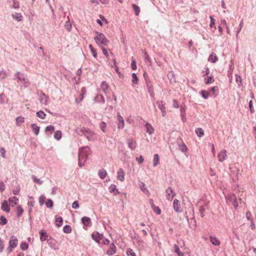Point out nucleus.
Masks as SVG:
<instances>
[{
  "label": "nucleus",
  "instance_id": "30",
  "mask_svg": "<svg viewBox=\"0 0 256 256\" xmlns=\"http://www.w3.org/2000/svg\"><path fill=\"white\" fill-rule=\"evenodd\" d=\"M208 60L213 63L216 62L218 60V58L216 54L214 53L212 54L208 58Z\"/></svg>",
  "mask_w": 256,
  "mask_h": 256
},
{
  "label": "nucleus",
  "instance_id": "7",
  "mask_svg": "<svg viewBox=\"0 0 256 256\" xmlns=\"http://www.w3.org/2000/svg\"><path fill=\"white\" fill-rule=\"evenodd\" d=\"M128 148L132 150H136L137 143L133 138H128L126 140Z\"/></svg>",
  "mask_w": 256,
  "mask_h": 256
},
{
  "label": "nucleus",
  "instance_id": "63",
  "mask_svg": "<svg viewBox=\"0 0 256 256\" xmlns=\"http://www.w3.org/2000/svg\"><path fill=\"white\" fill-rule=\"evenodd\" d=\"M20 7L19 2L16 0H13V8H18Z\"/></svg>",
  "mask_w": 256,
  "mask_h": 256
},
{
  "label": "nucleus",
  "instance_id": "23",
  "mask_svg": "<svg viewBox=\"0 0 256 256\" xmlns=\"http://www.w3.org/2000/svg\"><path fill=\"white\" fill-rule=\"evenodd\" d=\"M98 174L101 179L104 180L107 175V172L104 169L102 168L99 170Z\"/></svg>",
  "mask_w": 256,
  "mask_h": 256
},
{
  "label": "nucleus",
  "instance_id": "18",
  "mask_svg": "<svg viewBox=\"0 0 256 256\" xmlns=\"http://www.w3.org/2000/svg\"><path fill=\"white\" fill-rule=\"evenodd\" d=\"M48 98H49L46 94L42 93L40 96L39 100L41 104L46 105L47 104V99Z\"/></svg>",
  "mask_w": 256,
  "mask_h": 256
},
{
  "label": "nucleus",
  "instance_id": "25",
  "mask_svg": "<svg viewBox=\"0 0 256 256\" xmlns=\"http://www.w3.org/2000/svg\"><path fill=\"white\" fill-rule=\"evenodd\" d=\"M146 132L148 133V134H152L154 133V128L149 123H146Z\"/></svg>",
  "mask_w": 256,
  "mask_h": 256
},
{
  "label": "nucleus",
  "instance_id": "46",
  "mask_svg": "<svg viewBox=\"0 0 256 256\" xmlns=\"http://www.w3.org/2000/svg\"><path fill=\"white\" fill-rule=\"evenodd\" d=\"M46 206L48 208H52L53 202L51 199H48L46 202Z\"/></svg>",
  "mask_w": 256,
  "mask_h": 256
},
{
  "label": "nucleus",
  "instance_id": "50",
  "mask_svg": "<svg viewBox=\"0 0 256 256\" xmlns=\"http://www.w3.org/2000/svg\"><path fill=\"white\" fill-rule=\"evenodd\" d=\"M201 94L202 96L204 98L205 100L207 99L209 96L208 93L204 90H202L201 91Z\"/></svg>",
  "mask_w": 256,
  "mask_h": 256
},
{
  "label": "nucleus",
  "instance_id": "32",
  "mask_svg": "<svg viewBox=\"0 0 256 256\" xmlns=\"http://www.w3.org/2000/svg\"><path fill=\"white\" fill-rule=\"evenodd\" d=\"M196 133L198 137H202L204 134V130L200 128L196 129Z\"/></svg>",
  "mask_w": 256,
  "mask_h": 256
},
{
  "label": "nucleus",
  "instance_id": "57",
  "mask_svg": "<svg viewBox=\"0 0 256 256\" xmlns=\"http://www.w3.org/2000/svg\"><path fill=\"white\" fill-rule=\"evenodd\" d=\"M152 208L154 212H155L157 214H161V210L158 206H155Z\"/></svg>",
  "mask_w": 256,
  "mask_h": 256
},
{
  "label": "nucleus",
  "instance_id": "33",
  "mask_svg": "<svg viewBox=\"0 0 256 256\" xmlns=\"http://www.w3.org/2000/svg\"><path fill=\"white\" fill-rule=\"evenodd\" d=\"M63 231L64 233L70 234L72 232V228L70 225H66L63 228Z\"/></svg>",
  "mask_w": 256,
  "mask_h": 256
},
{
  "label": "nucleus",
  "instance_id": "27",
  "mask_svg": "<svg viewBox=\"0 0 256 256\" xmlns=\"http://www.w3.org/2000/svg\"><path fill=\"white\" fill-rule=\"evenodd\" d=\"M110 192L111 193L113 192L115 196L119 194V192H118V190L116 189V186L114 184H112L110 187Z\"/></svg>",
  "mask_w": 256,
  "mask_h": 256
},
{
  "label": "nucleus",
  "instance_id": "6",
  "mask_svg": "<svg viewBox=\"0 0 256 256\" xmlns=\"http://www.w3.org/2000/svg\"><path fill=\"white\" fill-rule=\"evenodd\" d=\"M144 79L146 80V86L148 88V92L150 93L151 97L153 98V97H154V96L153 86L151 83V82H150V78L148 76L146 75V74H144Z\"/></svg>",
  "mask_w": 256,
  "mask_h": 256
},
{
  "label": "nucleus",
  "instance_id": "2",
  "mask_svg": "<svg viewBox=\"0 0 256 256\" xmlns=\"http://www.w3.org/2000/svg\"><path fill=\"white\" fill-rule=\"evenodd\" d=\"M97 36L94 38V40L96 43L100 46H106L109 43V40L106 38L104 35L99 32H96Z\"/></svg>",
  "mask_w": 256,
  "mask_h": 256
},
{
  "label": "nucleus",
  "instance_id": "58",
  "mask_svg": "<svg viewBox=\"0 0 256 256\" xmlns=\"http://www.w3.org/2000/svg\"><path fill=\"white\" fill-rule=\"evenodd\" d=\"M144 58L146 62H150V58L146 52H144Z\"/></svg>",
  "mask_w": 256,
  "mask_h": 256
},
{
  "label": "nucleus",
  "instance_id": "55",
  "mask_svg": "<svg viewBox=\"0 0 256 256\" xmlns=\"http://www.w3.org/2000/svg\"><path fill=\"white\" fill-rule=\"evenodd\" d=\"M205 210V208H204V206H200L199 208V212L200 214V216L202 218H203L204 216V212Z\"/></svg>",
  "mask_w": 256,
  "mask_h": 256
},
{
  "label": "nucleus",
  "instance_id": "31",
  "mask_svg": "<svg viewBox=\"0 0 256 256\" xmlns=\"http://www.w3.org/2000/svg\"><path fill=\"white\" fill-rule=\"evenodd\" d=\"M174 252L176 253L178 256H184L183 253H182L180 251V249L177 244H175L174 245Z\"/></svg>",
  "mask_w": 256,
  "mask_h": 256
},
{
  "label": "nucleus",
  "instance_id": "22",
  "mask_svg": "<svg viewBox=\"0 0 256 256\" xmlns=\"http://www.w3.org/2000/svg\"><path fill=\"white\" fill-rule=\"evenodd\" d=\"M40 240L42 242L46 240L48 237V234L44 230H40Z\"/></svg>",
  "mask_w": 256,
  "mask_h": 256
},
{
  "label": "nucleus",
  "instance_id": "54",
  "mask_svg": "<svg viewBox=\"0 0 256 256\" xmlns=\"http://www.w3.org/2000/svg\"><path fill=\"white\" fill-rule=\"evenodd\" d=\"M243 20H242L240 21V24H239V28L238 29V30L236 31V37L238 38V34L240 32L242 26H243Z\"/></svg>",
  "mask_w": 256,
  "mask_h": 256
},
{
  "label": "nucleus",
  "instance_id": "4",
  "mask_svg": "<svg viewBox=\"0 0 256 256\" xmlns=\"http://www.w3.org/2000/svg\"><path fill=\"white\" fill-rule=\"evenodd\" d=\"M80 131L82 134H84L88 140H94L96 134L92 130H90L88 128H82L80 129Z\"/></svg>",
  "mask_w": 256,
  "mask_h": 256
},
{
  "label": "nucleus",
  "instance_id": "8",
  "mask_svg": "<svg viewBox=\"0 0 256 256\" xmlns=\"http://www.w3.org/2000/svg\"><path fill=\"white\" fill-rule=\"evenodd\" d=\"M156 104L159 109L160 110L162 116H164L166 114L165 103L163 101L158 100L156 102Z\"/></svg>",
  "mask_w": 256,
  "mask_h": 256
},
{
  "label": "nucleus",
  "instance_id": "43",
  "mask_svg": "<svg viewBox=\"0 0 256 256\" xmlns=\"http://www.w3.org/2000/svg\"><path fill=\"white\" fill-rule=\"evenodd\" d=\"M179 148L182 152H186L188 150L186 145L184 144H179Z\"/></svg>",
  "mask_w": 256,
  "mask_h": 256
},
{
  "label": "nucleus",
  "instance_id": "40",
  "mask_svg": "<svg viewBox=\"0 0 256 256\" xmlns=\"http://www.w3.org/2000/svg\"><path fill=\"white\" fill-rule=\"evenodd\" d=\"M14 199L18 200V198H16V196H14L12 198H10L8 199V201L10 202V204L12 206H14L16 204V202L14 201Z\"/></svg>",
  "mask_w": 256,
  "mask_h": 256
},
{
  "label": "nucleus",
  "instance_id": "24",
  "mask_svg": "<svg viewBox=\"0 0 256 256\" xmlns=\"http://www.w3.org/2000/svg\"><path fill=\"white\" fill-rule=\"evenodd\" d=\"M31 127L34 134L36 136L38 135L40 130V126H38L36 124H32L31 126Z\"/></svg>",
  "mask_w": 256,
  "mask_h": 256
},
{
  "label": "nucleus",
  "instance_id": "48",
  "mask_svg": "<svg viewBox=\"0 0 256 256\" xmlns=\"http://www.w3.org/2000/svg\"><path fill=\"white\" fill-rule=\"evenodd\" d=\"M214 82V79L212 76H208V78L206 80L205 82L206 84H212Z\"/></svg>",
  "mask_w": 256,
  "mask_h": 256
},
{
  "label": "nucleus",
  "instance_id": "52",
  "mask_svg": "<svg viewBox=\"0 0 256 256\" xmlns=\"http://www.w3.org/2000/svg\"><path fill=\"white\" fill-rule=\"evenodd\" d=\"M34 200L30 201V202H28V206L30 212H31V211L32 210V208L34 206Z\"/></svg>",
  "mask_w": 256,
  "mask_h": 256
},
{
  "label": "nucleus",
  "instance_id": "29",
  "mask_svg": "<svg viewBox=\"0 0 256 256\" xmlns=\"http://www.w3.org/2000/svg\"><path fill=\"white\" fill-rule=\"evenodd\" d=\"M62 222H63V219H62V217H61V216L58 217L56 218V221H55L56 225L58 227H60L61 226H62Z\"/></svg>",
  "mask_w": 256,
  "mask_h": 256
},
{
  "label": "nucleus",
  "instance_id": "17",
  "mask_svg": "<svg viewBox=\"0 0 256 256\" xmlns=\"http://www.w3.org/2000/svg\"><path fill=\"white\" fill-rule=\"evenodd\" d=\"M101 88L105 94H107L109 92L110 86L106 82L104 81L102 82L101 84Z\"/></svg>",
  "mask_w": 256,
  "mask_h": 256
},
{
  "label": "nucleus",
  "instance_id": "13",
  "mask_svg": "<svg viewBox=\"0 0 256 256\" xmlns=\"http://www.w3.org/2000/svg\"><path fill=\"white\" fill-rule=\"evenodd\" d=\"M138 186L140 189V190L146 194L148 196H149L150 194V192L148 191V190L147 189V188L146 186V184L142 182H140L138 183Z\"/></svg>",
  "mask_w": 256,
  "mask_h": 256
},
{
  "label": "nucleus",
  "instance_id": "44",
  "mask_svg": "<svg viewBox=\"0 0 256 256\" xmlns=\"http://www.w3.org/2000/svg\"><path fill=\"white\" fill-rule=\"evenodd\" d=\"M8 221L6 218L4 216H0V224L3 226L6 224Z\"/></svg>",
  "mask_w": 256,
  "mask_h": 256
},
{
  "label": "nucleus",
  "instance_id": "51",
  "mask_svg": "<svg viewBox=\"0 0 256 256\" xmlns=\"http://www.w3.org/2000/svg\"><path fill=\"white\" fill-rule=\"evenodd\" d=\"M20 247L22 250H25L28 248V244L25 242H22Z\"/></svg>",
  "mask_w": 256,
  "mask_h": 256
},
{
  "label": "nucleus",
  "instance_id": "56",
  "mask_svg": "<svg viewBox=\"0 0 256 256\" xmlns=\"http://www.w3.org/2000/svg\"><path fill=\"white\" fill-rule=\"evenodd\" d=\"M45 200H46V197L43 195H42L39 198V202H40V206H42L44 204Z\"/></svg>",
  "mask_w": 256,
  "mask_h": 256
},
{
  "label": "nucleus",
  "instance_id": "1",
  "mask_svg": "<svg viewBox=\"0 0 256 256\" xmlns=\"http://www.w3.org/2000/svg\"><path fill=\"white\" fill-rule=\"evenodd\" d=\"M14 80H17V82L21 86H24V88L28 87L30 84L26 76L24 74L21 73L19 72L15 74Z\"/></svg>",
  "mask_w": 256,
  "mask_h": 256
},
{
  "label": "nucleus",
  "instance_id": "62",
  "mask_svg": "<svg viewBox=\"0 0 256 256\" xmlns=\"http://www.w3.org/2000/svg\"><path fill=\"white\" fill-rule=\"evenodd\" d=\"M84 98V96H83L82 94H80L79 98H76L75 100L76 103L78 104L81 102Z\"/></svg>",
  "mask_w": 256,
  "mask_h": 256
},
{
  "label": "nucleus",
  "instance_id": "10",
  "mask_svg": "<svg viewBox=\"0 0 256 256\" xmlns=\"http://www.w3.org/2000/svg\"><path fill=\"white\" fill-rule=\"evenodd\" d=\"M92 239L98 244H100V240L104 237L102 234H100V233L96 231L92 233Z\"/></svg>",
  "mask_w": 256,
  "mask_h": 256
},
{
  "label": "nucleus",
  "instance_id": "64",
  "mask_svg": "<svg viewBox=\"0 0 256 256\" xmlns=\"http://www.w3.org/2000/svg\"><path fill=\"white\" fill-rule=\"evenodd\" d=\"M228 199L230 200V201L232 202L236 200V198L234 194H232L229 196Z\"/></svg>",
  "mask_w": 256,
  "mask_h": 256
},
{
  "label": "nucleus",
  "instance_id": "49",
  "mask_svg": "<svg viewBox=\"0 0 256 256\" xmlns=\"http://www.w3.org/2000/svg\"><path fill=\"white\" fill-rule=\"evenodd\" d=\"M128 256H136V254L134 252L133 250L131 248H128L126 250Z\"/></svg>",
  "mask_w": 256,
  "mask_h": 256
},
{
  "label": "nucleus",
  "instance_id": "60",
  "mask_svg": "<svg viewBox=\"0 0 256 256\" xmlns=\"http://www.w3.org/2000/svg\"><path fill=\"white\" fill-rule=\"evenodd\" d=\"M186 110V105L182 104L180 106V114H186V113H185Z\"/></svg>",
  "mask_w": 256,
  "mask_h": 256
},
{
  "label": "nucleus",
  "instance_id": "20",
  "mask_svg": "<svg viewBox=\"0 0 256 256\" xmlns=\"http://www.w3.org/2000/svg\"><path fill=\"white\" fill-rule=\"evenodd\" d=\"M82 223L85 226H88L90 224H91V220L89 217L84 216L81 219Z\"/></svg>",
  "mask_w": 256,
  "mask_h": 256
},
{
  "label": "nucleus",
  "instance_id": "9",
  "mask_svg": "<svg viewBox=\"0 0 256 256\" xmlns=\"http://www.w3.org/2000/svg\"><path fill=\"white\" fill-rule=\"evenodd\" d=\"M175 194V192L173 191L172 188L168 187L166 190V197L168 200H172Z\"/></svg>",
  "mask_w": 256,
  "mask_h": 256
},
{
  "label": "nucleus",
  "instance_id": "12",
  "mask_svg": "<svg viewBox=\"0 0 256 256\" xmlns=\"http://www.w3.org/2000/svg\"><path fill=\"white\" fill-rule=\"evenodd\" d=\"M118 120V129L123 128L124 126V120L123 118L121 116L120 113L118 112L116 114Z\"/></svg>",
  "mask_w": 256,
  "mask_h": 256
},
{
  "label": "nucleus",
  "instance_id": "47",
  "mask_svg": "<svg viewBox=\"0 0 256 256\" xmlns=\"http://www.w3.org/2000/svg\"><path fill=\"white\" fill-rule=\"evenodd\" d=\"M32 178L34 182L37 183L40 185L42 184V182L40 179H38L35 176L32 175Z\"/></svg>",
  "mask_w": 256,
  "mask_h": 256
},
{
  "label": "nucleus",
  "instance_id": "59",
  "mask_svg": "<svg viewBox=\"0 0 256 256\" xmlns=\"http://www.w3.org/2000/svg\"><path fill=\"white\" fill-rule=\"evenodd\" d=\"M0 153L1 154V156L2 158H6V150H5L4 148H0Z\"/></svg>",
  "mask_w": 256,
  "mask_h": 256
},
{
  "label": "nucleus",
  "instance_id": "61",
  "mask_svg": "<svg viewBox=\"0 0 256 256\" xmlns=\"http://www.w3.org/2000/svg\"><path fill=\"white\" fill-rule=\"evenodd\" d=\"M248 106L250 110V112L251 114H252L254 112V109L253 106H252V100H250L248 104Z\"/></svg>",
  "mask_w": 256,
  "mask_h": 256
},
{
  "label": "nucleus",
  "instance_id": "3",
  "mask_svg": "<svg viewBox=\"0 0 256 256\" xmlns=\"http://www.w3.org/2000/svg\"><path fill=\"white\" fill-rule=\"evenodd\" d=\"M86 149V148H82L78 151V166L80 168L84 165L88 156L87 151L85 150Z\"/></svg>",
  "mask_w": 256,
  "mask_h": 256
},
{
  "label": "nucleus",
  "instance_id": "21",
  "mask_svg": "<svg viewBox=\"0 0 256 256\" xmlns=\"http://www.w3.org/2000/svg\"><path fill=\"white\" fill-rule=\"evenodd\" d=\"M210 239L211 242L214 246H219L220 244L219 240L215 236H210Z\"/></svg>",
  "mask_w": 256,
  "mask_h": 256
},
{
  "label": "nucleus",
  "instance_id": "38",
  "mask_svg": "<svg viewBox=\"0 0 256 256\" xmlns=\"http://www.w3.org/2000/svg\"><path fill=\"white\" fill-rule=\"evenodd\" d=\"M16 210H17V214H16L17 216L20 217L22 215V214L24 212V210H23L22 208L20 206H18L17 207Z\"/></svg>",
  "mask_w": 256,
  "mask_h": 256
},
{
  "label": "nucleus",
  "instance_id": "26",
  "mask_svg": "<svg viewBox=\"0 0 256 256\" xmlns=\"http://www.w3.org/2000/svg\"><path fill=\"white\" fill-rule=\"evenodd\" d=\"M160 162V157L158 154H155L154 156L153 159V166L154 167L156 166Z\"/></svg>",
  "mask_w": 256,
  "mask_h": 256
},
{
  "label": "nucleus",
  "instance_id": "16",
  "mask_svg": "<svg viewBox=\"0 0 256 256\" xmlns=\"http://www.w3.org/2000/svg\"><path fill=\"white\" fill-rule=\"evenodd\" d=\"M116 246L114 243L110 244V248L106 252V254L111 256L116 252Z\"/></svg>",
  "mask_w": 256,
  "mask_h": 256
},
{
  "label": "nucleus",
  "instance_id": "39",
  "mask_svg": "<svg viewBox=\"0 0 256 256\" xmlns=\"http://www.w3.org/2000/svg\"><path fill=\"white\" fill-rule=\"evenodd\" d=\"M100 126L102 130L104 132H106V124L104 122H102L100 124Z\"/></svg>",
  "mask_w": 256,
  "mask_h": 256
},
{
  "label": "nucleus",
  "instance_id": "35",
  "mask_svg": "<svg viewBox=\"0 0 256 256\" xmlns=\"http://www.w3.org/2000/svg\"><path fill=\"white\" fill-rule=\"evenodd\" d=\"M36 116L42 119H44L46 116V114L44 113L43 111L40 110L36 112Z\"/></svg>",
  "mask_w": 256,
  "mask_h": 256
},
{
  "label": "nucleus",
  "instance_id": "11",
  "mask_svg": "<svg viewBox=\"0 0 256 256\" xmlns=\"http://www.w3.org/2000/svg\"><path fill=\"white\" fill-rule=\"evenodd\" d=\"M218 160L219 162H222L227 158L226 151L225 150H223L220 152L218 156Z\"/></svg>",
  "mask_w": 256,
  "mask_h": 256
},
{
  "label": "nucleus",
  "instance_id": "41",
  "mask_svg": "<svg viewBox=\"0 0 256 256\" xmlns=\"http://www.w3.org/2000/svg\"><path fill=\"white\" fill-rule=\"evenodd\" d=\"M89 47L90 49V51L92 54L93 56L95 58H96V57H97L96 50L92 47V44H90Z\"/></svg>",
  "mask_w": 256,
  "mask_h": 256
},
{
  "label": "nucleus",
  "instance_id": "34",
  "mask_svg": "<svg viewBox=\"0 0 256 256\" xmlns=\"http://www.w3.org/2000/svg\"><path fill=\"white\" fill-rule=\"evenodd\" d=\"M7 98L4 94H0V104H2L7 102Z\"/></svg>",
  "mask_w": 256,
  "mask_h": 256
},
{
  "label": "nucleus",
  "instance_id": "28",
  "mask_svg": "<svg viewBox=\"0 0 256 256\" xmlns=\"http://www.w3.org/2000/svg\"><path fill=\"white\" fill-rule=\"evenodd\" d=\"M168 78L169 79L170 82H175L174 74V72H170L168 74Z\"/></svg>",
  "mask_w": 256,
  "mask_h": 256
},
{
  "label": "nucleus",
  "instance_id": "5",
  "mask_svg": "<svg viewBox=\"0 0 256 256\" xmlns=\"http://www.w3.org/2000/svg\"><path fill=\"white\" fill-rule=\"evenodd\" d=\"M18 238L16 237H14V236H12L10 240L9 241V246L6 249V251L8 254H10L12 250L16 248L18 246Z\"/></svg>",
  "mask_w": 256,
  "mask_h": 256
},
{
  "label": "nucleus",
  "instance_id": "53",
  "mask_svg": "<svg viewBox=\"0 0 256 256\" xmlns=\"http://www.w3.org/2000/svg\"><path fill=\"white\" fill-rule=\"evenodd\" d=\"M54 130V126L52 125H50L46 127L45 132H52Z\"/></svg>",
  "mask_w": 256,
  "mask_h": 256
},
{
  "label": "nucleus",
  "instance_id": "19",
  "mask_svg": "<svg viewBox=\"0 0 256 256\" xmlns=\"http://www.w3.org/2000/svg\"><path fill=\"white\" fill-rule=\"evenodd\" d=\"M2 209L6 212H9L10 211V207L8 206V202L6 201V200H4L2 202V207H1Z\"/></svg>",
  "mask_w": 256,
  "mask_h": 256
},
{
  "label": "nucleus",
  "instance_id": "36",
  "mask_svg": "<svg viewBox=\"0 0 256 256\" xmlns=\"http://www.w3.org/2000/svg\"><path fill=\"white\" fill-rule=\"evenodd\" d=\"M62 132L60 130H57L56 132L54 134V138L56 140H60L62 138Z\"/></svg>",
  "mask_w": 256,
  "mask_h": 256
},
{
  "label": "nucleus",
  "instance_id": "14",
  "mask_svg": "<svg viewBox=\"0 0 256 256\" xmlns=\"http://www.w3.org/2000/svg\"><path fill=\"white\" fill-rule=\"evenodd\" d=\"M174 210L177 212H180V204L178 200L175 199L174 200Z\"/></svg>",
  "mask_w": 256,
  "mask_h": 256
},
{
  "label": "nucleus",
  "instance_id": "42",
  "mask_svg": "<svg viewBox=\"0 0 256 256\" xmlns=\"http://www.w3.org/2000/svg\"><path fill=\"white\" fill-rule=\"evenodd\" d=\"M24 122V118L22 116H18L16 118V124L20 126L22 123Z\"/></svg>",
  "mask_w": 256,
  "mask_h": 256
},
{
  "label": "nucleus",
  "instance_id": "15",
  "mask_svg": "<svg viewBox=\"0 0 256 256\" xmlns=\"http://www.w3.org/2000/svg\"><path fill=\"white\" fill-rule=\"evenodd\" d=\"M125 174L122 168H120L118 172L117 178L121 182H123L124 180Z\"/></svg>",
  "mask_w": 256,
  "mask_h": 256
},
{
  "label": "nucleus",
  "instance_id": "45",
  "mask_svg": "<svg viewBox=\"0 0 256 256\" xmlns=\"http://www.w3.org/2000/svg\"><path fill=\"white\" fill-rule=\"evenodd\" d=\"M132 83L134 84H137L138 82V78L136 76V74L135 73H132Z\"/></svg>",
  "mask_w": 256,
  "mask_h": 256
},
{
  "label": "nucleus",
  "instance_id": "37",
  "mask_svg": "<svg viewBox=\"0 0 256 256\" xmlns=\"http://www.w3.org/2000/svg\"><path fill=\"white\" fill-rule=\"evenodd\" d=\"M132 7L135 12L136 15L138 16L140 12V8L139 6L135 4L132 5Z\"/></svg>",
  "mask_w": 256,
  "mask_h": 256
}]
</instances>
